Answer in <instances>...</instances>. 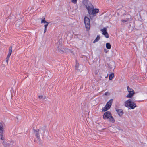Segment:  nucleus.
I'll list each match as a JSON object with an SVG mask.
<instances>
[{"mask_svg":"<svg viewBox=\"0 0 147 147\" xmlns=\"http://www.w3.org/2000/svg\"><path fill=\"white\" fill-rule=\"evenodd\" d=\"M83 3L89 14L96 15V14L98 13L99 9H94L93 5L90 2L84 0Z\"/></svg>","mask_w":147,"mask_h":147,"instance_id":"f257e3e1","label":"nucleus"},{"mask_svg":"<svg viewBox=\"0 0 147 147\" xmlns=\"http://www.w3.org/2000/svg\"><path fill=\"white\" fill-rule=\"evenodd\" d=\"M124 105L125 107L129 109H133L136 107V104L133 102L130 99L125 102Z\"/></svg>","mask_w":147,"mask_h":147,"instance_id":"f03ea898","label":"nucleus"},{"mask_svg":"<svg viewBox=\"0 0 147 147\" xmlns=\"http://www.w3.org/2000/svg\"><path fill=\"white\" fill-rule=\"evenodd\" d=\"M103 118L104 119H109L110 121L112 123L115 122V120L112 115L110 112L109 111L105 112L103 115Z\"/></svg>","mask_w":147,"mask_h":147,"instance_id":"7ed1b4c3","label":"nucleus"},{"mask_svg":"<svg viewBox=\"0 0 147 147\" xmlns=\"http://www.w3.org/2000/svg\"><path fill=\"white\" fill-rule=\"evenodd\" d=\"M5 125L3 123L0 122V139L2 140H4V136L3 135L4 131V127Z\"/></svg>","mask_w":147,"mask_h":147,"instance_id":"20e7f679","label":"nucleus"},{"mask_svg":"<svg viewBox=\"0 0 147 147\" xmlns=\"http://www.w3.org/2000/svg\"><path fill=\"white\" fill-rule=\"evenodd\" d=\"M127 91L129 92L127 95L126 97L128 98H131L134 94V92L133 89L129 87V86L127 87Z\"/></svg>","mask_w":147,"mask_h":147,"instance_id":"39448f33","label":"nucleus"},{"mask_svg":"<svg viewBox=\"0 0 147 147\" xmlns=\"http://www.w3.org/2000/svg\"><path fill=\"white\" fill-rule=\"evenodd\" d=\"M84 22L86 26V28H89L90 24L89 18L85 16L84 18Z\"/></svg>","mask_w":147,"mask_h":147,"instance_id":"423d86ee","label":"nucleus"},{"mask_svg":"<svg viewBox=\"0 0 147 147\" xmlns=\"http://www.w3.org/2000/svg\"><path fill=\"white\" fill-rule=\"evenodd\" d=\"M44 133V130L42 128L39 129L37 131V139H39L40 140V135L42 136V135Z\"/></svg>","mask_w":147,"mask_h":147,"instance_id":"0eeeda50","label":"nucleus"},{"mask_svg":"<svg viewBox=\"0 0 147 147\" xmlns=\"http://www.w3.org/2000/svg\"><path fill=\"white\" fill-rule=\"evenodd\" d=\"M41 23L42 24L43 23L44 24V27L45 28H47L48 25L51 24V23L50 22H46L45 20V18H42V20L41 21Z\"/></svg>","mask_w":147,"mask_h":147,"instance_id":"6e6552de","label":"nucleus"},{"mask_svg":"<svg viewBox=\"0 0 147 147\" xmlns=\"http://www.w3.org/2000/svg\"><path fill=\"white\" fill-rule=\"evenodd\" d=\"M101 31L102 32V34L104 35L106 38H108L109 36V34L107 32L106 28H103L101 30Z\"/></svg>","mask_w":147,"mask_h":147,"instance_id":"1a4fd4ad","label":"nucleus"},{"mask_svg":"<svg viewBox=\"0 0 147 147\" xmlns=\"http://www.w3.org/2000/svg\"><path fill=\"white\" fill-rule=\"evenodd\" d=\"M22 20L21 19V20H17L15 22V26L16 27H19L21 24L22 23Z\"/></svg>","mask_w":147,"mask_h":147,"instance_id":"9d476101","label":"nucleus"},{"mask_svg":"<svg viewBox=\"0 0 147 147\" xmlns=\"http://www.w3.org/2000/svg\"><path fill=\"white\" fill-rule=\"evenodd\" d=\"M131 19L129 18H124L121 20V21L123 23L127 24L130 22Z\"/></svg>","mask_w":147,"mask_h":147,"instance_id":"9b49d317","label":"nucleus"},{"mask_svg":"<svg viewBox=\"0 0 147 147\" xmlns=\"http://www.w3.org/2000/svg\"><path fill=\"white\" fill-rule=\"evenodd\" d=\"M116 111L117 112L118 115L120 116H121L122 115L123 113V111L121 109H117Z\"/></svg>","mask_w":147,"mask_h":147,"instance_id":"f8f14e48","label":"nucleus"},{"mask_svg":"<svg viewBox=\"0 0 147 147\" xmlns=\"http://www.w3.org/2000/svg\"><path fill=\"white\" fill-rule=\"evenodd\" d=\"M12 47L11 46L9 48V49L8 51V53L7 55H8L11 56L12 53Z\"/></svg>","mask_w":147,"mask_h":147,"instance_id":"ddd939ff","label":"nucleus"},{"mask_svg":"<svg viewBox=\"0 0 147 147\" xmlns=\"http://www.w3.org/2000/svg\"><path fill=\"white\" fill-rule=\"evenodd\" d=\"M110 107L107 105H106L102 109V111H105L110 109Z\"/></svg>","mask_w":147,"mask_h":147,"instance_id":"4468645a","label":"nucleus"},{"mask_svg":"<svg viewBox=\"0 0 147 147\" xmlns=\"http://www.w3.org/2000/svg\"><path fill=\"white\" fill-rule=\"evenodd\" d=\"M113 102V100L111 99L107 103L106 105L108 106L110 108L111 107V106Z\"/></svg>","mask_w":147,"mask_h":147,"instance_id":"2eb2a0df","label":"nucleus"},{"mask_svg":"<svg viewBox=\"0 0 147 147\" xmlns=\"http://www.w3.org/2000/svg\"><path fill=\"white\" fill-rule=\"evenodd\" d=\"M100 36L99 35H98L96 39L93 42V43H94L96 42H97L99 41L100 39Z\"/></svg>","mask_w":147,"mask_h":147,"instance_id":"dca6fc26","label":"nucleus"},{"mask_svg":"<svg viewBox=\"0 0 147 147\" xmlns=\"http://www.w3.org/2000/svg\"><path fill=\"white\" fill-rule=\"evenodd\" d=\"M106 47L108 49H110L111 48V45L110 43H107L106 44Z\"/></svg>","mask_w":147,"mask_h":147,"instance_id":"f3484780","label":"nucleus"},{"mask_svg":"<svg viewBox=\"0 0 147 147\" xmlns=\"http://www.w3.org/2000/svg\"><path fill=\"white\" fill-rule=\"evenodd\" d=\"M114 76V75L113 73H112L110 74L109 76V80H111L113 78Z\"/></svg>","mask_w":147,"mask_h":147,"instance_id":"a211bd4d","label":"nucleus"},{"mask_svg":"<svg viewBox=\"0 0 147 147\" xmlns=\"http://www.w3.org/2000/svg\"><path fill=\"white\" fill-rule=\"evenodd\" d=\"M39 98L40 99H45L46 98V97L45 96L40 95L38 96Z\"/></svg>","mask_w":147,"mask_h":147,"instance_id":"6ab92c4d","label":"nucleus"},{"mask_svg":"<svg viewBox=\"0 0 147 147\" xmlns=\"http://www.w3.org/2000/svg\"><path fill=\"white\" fill-rule=\"evenodd\" d=\"M10 56L7 55L6 59V62L7 63V64H8V60L10 58Z\"/></svg>","mask_w":147,"mask_h":147,"instance_id":"aec40b11","label":"nucleus"},{"mask_svg":"<svg viewBox=\"0 0 147 147\" xmlns=\"http://www.w3.org/2000/svg\"><path fill=\"white\" fill-rule=\"evenodd\" d=\"M79 65L78 64H77L76 63V65H75V68L76 69H78V67H79Z\"/></svg>","mask_w":147,"mask_h":147,"instance_id":"412c9836","label":"nucleus"},{"mask_svg":"<svg viewBox=\"0 0 147 147\" xmlns=\"http://www.w3.org/2000/svg\"><path fill=\"white\" fill-rule=\"evenodd\" d=\"M77 0H71V1L73 3L76 4L77 3Z\"/></svg>","mask_w":147,"mask_h":147,"instance_id":"4be33fe9","label":"nucleus"},{"mask_svg":"<svg viewBox=\"0 0 147 147\" xmlns=\"http://www.w3.org/2000/svg\"><path fill=\"white\" fill-rule=\"evenodd\" d=\"M46 28H45L44 33H45L46 32Z\"/></svg>","mask_w":147,"mask_h":147,"instance_id":"5701e85b","label":"nucleus"},{"mask_svg":"<svg viewBox=\"0 0 147 147\" xmlns=\"http://www.w3.org/2000/svg\"><path fill=\"white\" fill-rule=\"evenodd\" d=\"M11 20L10 19V18L8 19V20H7V21H8V22L9 21H10Z\"/></svg>","mask_w":147,"mask_h":147,"instance_id":"b1692460","label":"nucleus"},{"mask_svg":"<svg viewBox=\"0 0 147 147\" xmlns=\"http://www.w3.org/2000/svg\"><path fill=\"white\" fill-rule=\"evenodd\" d=\"M107 93H108V92H106L105 93V95H107Z\"/></svg>","mask_w":147,"mask_h":147,"instance_id":"393cba45","label":"nucleus"},{"mask_svg":"<svg viewBox=\"0 0 147 147\" xmlns=\"http://www.w3.org/2000/svg\"><path fill=\"white\" fill-rule=\"evenodd\" d=\"M34 131L36 132L35 134H36V136L37 135V133H36V130H34Z\"/></svg>","mask_w":147,"mask_h":147,"instance_id":"a878e982","label":"nucleus"}]
</instances>
